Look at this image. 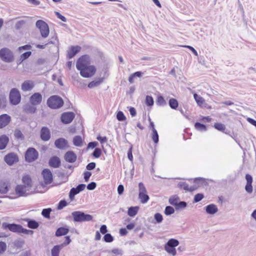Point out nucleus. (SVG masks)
Wrapping results in <instances>:
<instances>
[{
	"label": "nucleus",
	"instance_id": "680f3d73",
	"mask_svg": "<svg viewBox=\"0 0 256 256\" xmlns=\"http://www.w3.org/2000/svg\"><path fill=\"white\" fill-rule=\"evenodd\" d=\"M64 238H65L64 242L62 244H60V246H62V248L64 246L69 244L72 241L70 236H66L64 237Z\"/></svg>",
	"mask_w": 256,
	"mask_h": 256
},
{
	"label": "nucleus",
	"instance_id": "c9c22d12",
	"mask_svg": "<svg viewBox=\"0 0 256 256\" xmlns=\"http://www.w3.org/2000/svg\"><path fill=\"white\" fill-rule=\"evenodd\" d=\"M168 104L171 108L176 110L178 106V102L176 98H171L169 100Z\"/></svg>",
	"mask_w": 256,
	"mask_h": 256
},
{
	"label": "nucleus",
	"instance_id": "0e129e2a",
	"mask_svg": "<svg viewBox=\"0 0 256 256\" xmlns=\"http://www.w3.org/2000/svg\"><path fill=\"white\" fill-rule=\"evenodd\" d=\"M91 176H92V172H88V171L84 172V181L86 182H88Z\"/></svg>",
	"mask_w": 256,
	"mask_h": 256
},
{
	"label": "nucleus",
	"instance_id": "79ce46f5",
	"mask_svg": "<svg viewBox=\"0 0 256 256\" xmlns=\"http://www.w3.org/2000/svg\"><path fill=\"white\" fill-rule=\"evenodd\" d=\"M52 210L51 208H44L42 212V215L45 218H50Z\"/></svg>",
	"mask_w": 256,
	"mask_h": 256
},
{
	"label": "nucleus",
	"instance_id": "c03bdc74",
	"mask_svg": "<svg viewBox=\"0 0 256 256\" xmlns=\"http://www.w3.org/2000/svg\"><path fill=\"white\" fill-rule=\"evenodd\" d=\"M24 240L19 239L15 240L13 244L15 248H21L24 244Z\"/></svg>",
	"mask_w": 256,
	"mask_h": 256
},
{
	"label": "nucleus",
	"instance_id": "2f4dec72",
	"mask_svg": "<svg viewBox=\"0 0 256 256\" xmlns=\"http://www.w3.org/2000/svg\"><path fill=\"white\" fill-rule=\"evenodd\" d=\"M103 80L104 78H99L98 80L92 81L88 84V86L90 88L96 87L98 86L101 83H102Z\"/></svg>",
	"mask_w": 256,
	"mask_h": 256
},
{
	"label": "nucleus",
	"instance_id": "58836bf2",
	"mask_svg": "<svg viewBox=\"0 0 256 256\" xmlns=\"http://www.w3.org/2000/svg\"><path fill=\"white\" fill-rule=\"evenodd\" d=\"M152 138L154 144H156L159 142V136L156 129H154L152 132Z\"/></svg>",
	"mask_w": 256,
	"mask_h": 256
},
{
	"label": "nucleus",
	"instance_id": "3c124183",
	"mask_svg": "<svg viewBox=\"0 0 256 256\" xmlns=\"http://www.w3.org/2000/svg\"><path fill=\"white\" fill-rule=\"evenodd\" d=\"M102 154V150L100 148H96L92 154V156L94 158H99Z\"/></svg>",
	"mask_w": 256,
	"mask_h": 256
},
{
	"label": "nucleus",
	"instance_id": "72a5a7b5",
	"mask_svg": "<svg viewBox=\"0 0 256 256\" xmlns=\"http://www.w3.org/2000/svg\"><path fill=\"white\" fill-rule=\"evenodd\" d=\"M194 97L198 105L201 107L204 106V104H205V101L203 98L196 94H194Z\"/></svg>",
	"mask_w": 256,
	"mask_h": 256
},
{
	"label": "nucleus",
	"instance_id": "4468645a",
	"mask_svg": "<svg viewBox=\"0 0 256 256\" xmlns=\"http://www.w3.org/2000/svg\"><path fill=\"white\" fill-rule=\"evenodd\" d=\"M86 186L85 184H79L76 188H72L70 189L69 192V198L71 200L74 199L76 195L79 194L80 192L84 190Z\"/></svg>",
	"mask_w": 256,
	"mask_h": 256
},
{
	"label": "nucleus",
	"instance_id": "8fccbe9b",
	"mask_svg": "<svg viewBox=\"0 0 256 256\" xmlns=\"http://www.w3.org/2000/svg\"><path fill=\"white\" fill-rule=\"evenodd\" d=\"M114 237L110 234H106L103 237V240L106 242H111L114 241Z\"/></svg>",
	"mask_w": 256,
	"mask_h": 256
},
{
	"label": "nucleus",
	"instance_id": "b1692460",
	"mask_svg": "<svg viewBox=\"0 0 256 256\" xmlns=\"http://www.w3.org/2000/svg\"><path fill=\"white\" fill-rule=\"evenodd\" d=\"M34 87V82L30 80H25L21 86V88L24 92L30 91Z\"/></svg>",
	"mask_w": 256,
	"mask_h": 256
},
{
	"label": "nucleus",
	"instance_id": "2eb2a0df",
	"mask_svg": "<svg viewBox=\"0 0 256 256\" xmlns=\"http://www.w3.org/2000/svg\"><path fill=\"white\" fill-rule=\"evenodd\" d=\"M42 100V96L40 92H34L29 98V102L33 104L38 106L41 104Z\"/></svg>",
	"mask_w": 256,
	"mask_h": 256
},
{
	"label": "nucleus",
	"instance_id": "de8ad7c7",
	"mask_svg": "<svg viewBox=\"0 0 256 256\" xmlns=\"http://www.w3.org/2000/svg\"><path fill=\"white\" fill-rule=\"evenodd\" d=\"M154 219L156 223L160 224L162 222L163 216L161 214L156 212L154 214Z\"/></svg>",
	"mask_w": 256,
	"mask_h": 256
},
{
	"label": "nucleus",
	"instance_id": "cd10ccee",
	"mask_svg": "<svg viewBox=\"0 0 256 256\" xmlns=\"http://www.w3.org/2000/svg\"><path fill=\"white\" fill-rule=\"evenodd\" d=\"M9 142V138L5 134L0 136V150H4Z\"/></svg>",
	"mask_w": 256,
	"mask_h": 256
},
{
	"label": "nucleus",
	"instance_id": "f8f14e48",
	"mask_svg": "<svg viewBox=\"0 0 256 256\" xmlns=\"http://www.w3.org/2000/svg\"><path fill=\"white\" fill-rule=\"evenodd\" d=\"M75 114L74 112H68L62 113L60 116V120L64 124H70L74 119Z\"/></svg>",
	"mask_w": 256,
	"mask_h": 256
},
{
	"label": "nucleus",
	"instance_id": "bb28decb",
	"mask_svg": "<svg viewBox=\"0 0 256 256\" xmlns=\"http://www.w3.org/2000/svg\"><path fill=\"white\" fill-rule=\"evenodd\" d=\"M68 228L66 227H60L56 230L55 232V236L57 237L66 236L68 233Z\"/></svg>",
	"mask_w": 256,
	"mask_h": 256
},
{
	"label": "nucleus",
	"instance_id": "412c9836",
	"mask_svg": "<svg viewBox=\"0 0 256 256\" xmlns=\"http://www.w3.org/2000/svg\"><path fill=\"white\" fill-rule=\"evenodd\" d=\"M11 117L8 114H2L0 116V128L6 126L10 122Z\"/></svg>",
	"mask_w": 256,
	"mask_h": 256
},
{
	"label": "nucleus",
	"instance_id": "7ed1b4c3",
	"mask_svg": "<svg viewBox=\"0 0 256 256\" xmlns=\"http://www.w3.org/2000/svg\"><path fill=\"white\" fill-rule=\"evenodd\" d=\"M74 222H90L92 220L93 217L90 214L84 213L82 211H74L72 213Z\"/></svg>",
	"mask_w": 256,
	"mask_h": 256
},
{
	"label": "nucleus",
	"instance_id": "dca6fc26",
	"mask_svg": "<svg viewBox=\"0 0 256 256\" xmlns=\"http://www.w3.org/2000/svg\"><path fill=\"white\" fill-rule=\"evenodd\" d=\"M51 134L50 129L46 126H42L40 130V138L44 142H46L50 138Z\"/></svg>",
	"mask_w": 256,
	"mask_h": 256
},
{
	"label": "nucleus",
	"instance_id": "5701e85b",
	"mask_svg": "<svg viewBox=\"0 0 256 256\" xmlns=\"http://www.w3.org/2000/svg\"><path fill=\"white\" fill-rule=\"evenodd\" d=\"M23 220L27 222V226L31 229H36L40 226L39 222L33 219L26 218Z\"/></svg>",
	"mask_w": 256,
	"mask_h": 256
},
{
	"label": "nucleus",
	"instance_id": "ddd939ff",
	"mask_svg": "<svg viewBox=\"0 0 256 256\" xmlns=\"http://www.w3.org/2000/svg\"><path fill=\"white\" fill-rule=\"evenodd\" d=\"M44 182L46 185L50 184L53 181V176L52 172L48 168H44L42 172Z\"/></svg>",
	"mask_w": 256,
	"mask_h": 256
},
{
	"label": "nucleus",
	"instance_id": "9d476101",
	"mask_svg": "<svg viewBox=\"0 0 256 256\" xmlns=\"http://www.w3.org/2000/svg\"><path fill=\"white\" fill-rule=\"evenodd\" d=\"M139 194L138 198L142 204H146L150 199L144 185L142 182L138 184Z\"/></svg>",
	"mask_w": 256,
	"mask_h": 256
},
{
	"label": "nucleus",
	"instance_id": "a211bd4d",
	"mask_svg": "<svg viewBox=\"0 0 256 256\" xmlns=\"http://www.w3.org/2000/svg\"><path fill=\"white\" fill-rule=\"evenodd\" d=\"M64 158L66 162L73 163L76 161L77 156L73 151L69 150L64 154Z\"/></svg>",
	"mask_w": 256,
	"mask_h": 256
},
{
	"label": "nucleus",
	"instance_id": "f03ea898",
	"mask_svg": "<svg viewBox=\"0 0 256 256\" xmlns=\"http://www.w3.org/2000/svg\"><path fill=\"white\" fill-rule=\"evenodd\" d=\"M2 228L4 230H8L13 232L24 234L28 235H32L34 232L32 230H27L24 228L20 224L14 223L8 224L7 222H3L2 224Z\"/></svg>",
	"mask_w": 256,
	"mask_h": 256
},
{
	"label": "nucleus",
	"instance_id": "6ab92c4d",
	"mask_svg": "<svg viewBox=\"0 0 256 256\" xmlns=\"http://www.w3.org/2000/svg\"><path fill=\"white\" fill-rule=\"evenodd\" d=\"M61 164V161L57 156H52L49 159L48 164L50 166L53 168H58L60 166Z\"/></svg>",
	"mask_w": 256,
	"mask_h": 256
},
{
	"label": "nucleus",
	"instance_id": "603ef678",
	"mask_svg": "<svg viewBox=\"0 0 256 256\" xmlns=\"http://www.w3.org/2000/svg\"><path fill=\"white\" fill-rule=\"evenodd\" d=\"M116 118L120 122H123L126 120V117L122 112L118 111L116 114Z\"/></svg>",
	"mask_w": 256,
	"mask_h": 256
},
{
	"label": "nucleus",
	"instance_id": "864d4df0",
	"mask_svg": "<svg viewBox=\"0 0 256 256\" xmlns=\"http://www.w3.org/2000/svg\"><path fill=\"white\" fill-rule=\"evenodd\" d=\"M6 99L4 95H0V108H4L6 106Z\"/></svg>",
	"mask_w": 256,
	"mask_h": 256
},
{
	"label": "nucleus",
	"instance_id": "49530a36",
	"mask_svg": "<svg viewBox=\"0 0 256 256\" xmlns=\"http://www.w3.org/2000/svg\"><path fill=\"white\" fill-rule=\"evenodd\" d=\"M174 212V210L171 206H166L164 209V213L166 216H170Z\"/></svg>",
	"mask_w": 256,
	"mask_h": 256
},
{
	"label": "nucleus",
	"instance_id": "1a4fd4ad",
	"mask_svg": "<svg viewBox=\"0 0 256 256\" xmlns=\"http://www.w3.org/2000/svg\"><path fill=\"white\" fill-rule=\"evenodd\" d=\"M36 26L39 29L41 36L43 38L48 36L50 30L48 24L42 20H38L36 24Z\"/></svg>",
	"mask_w": 256,
	"mask_h": 256
},
{
	"label": "nucleus",
	"instance_id": "4c0bfd02",
	"mask_svg": "<svg viewBox=\"0 0 256 256\" xmlns=\"http://www.w3.org/2000/svg\"><path fill=\"white\" fill-rule=\"evenodd\" d=\"M156 104L160 106H164L166 104V101L162 96H158L156 100Z\"/></svg>",
	"mask_w": 256,
	"mask_h": 256
},
{
	"label": "nucleus",
	"instance_id": "c85d7f7f",
	"mask_svg": "<svg viewBox=\"0 0 256 256\" xmlns=\"http://www.w3.org/2000/svg\"><path fill=\"white\" fill-rule=\"evenodd\" d=\"M22 182L26 187L30 189L32 187V179L28 175L24 176L22 178Z\"/></svg>",
	"mask_w": 256,
	"mask_h": 256
},
{
	"label": "nucleus",
	"instance_id": "20e7f679",
	"mask_svg": "<svg viewBox=\"0 0 256 256\" xmlns=\"http://www.w3.org/2000/svg\"><path fill=\"white\" fill-rule=\"evenodd\" d=\"M62 98L58 96L54 95L50 96L47 100L48 106L52 109H58L64 105Z\"/></svg>",
	"mask_w": 256,
	"mask_h": 256
},
{
	"label": "nucleus",
	"instance_id": "c756f323",
	"mask_svg": "<svg viewBox=\"0 0 256 256\" xmlns=\"http://www.w3.org/2000/svg\"><path fill=\"white\" fill-rule=\"evenodd\" d=\"M10 188V184L7 182H4L0 184V193L2 194H6Z\"/></svg>",
	"mask_w": 256,
	"mask_h": 256
},
{
	"label": "nucleus",
	"instance_id": "0eeeda50",
	"mask_svg": "<svg viewBox=\"0 0 256 256\" xmlns=\"http://www.w3.org/2000/svg\"><path fill=\"white\" fill-rule=\"evenodd\" d=\"M0 58L6 62H11L14 60L12 52L8 48H2L0 50Z\"/></svg>",
	"mask_w": 256,
	"mask_h": 256
},
{
	"label": "nucleus",
	"instance_id": "13d9d810",
	"mask_svg": "<svg viewBox=\"0 0 256 256\" xmlns=\"http://www.w3.org/2000/svg\"><path fill=\"white\" fill-rule=\"evenodd\" d=\"M204 198V195L202 193H198L196 194L194 198V202H198L200 201Z\"/></svg>",
	"mask_w": 256,
	"mask_h": 256
},
{
	"label": "nucleus",
	"instance_id": "5fc2aeb1",
	"mask_svg": "<svg viewBox=\"0 0 256 256\" xmlns=\"http://www.w3.org/2000/svg\"><path fill=\"white\" fill-rule=\"evenodd\" d=\"M68 204L67 202L65 200H62L60 201L58 204L57 209L58 210H62Z\"/></svg>",
	"mask_w": 256,
	"mask_h": 256
},
{
	"label": "nucleus",
	"instance_id": "7c9ffc66",
	"mask_svg": "<svg viewBox=\"0 0 256 256\" xmlns=\"http://www.w3.org/2000/svg\"><path fill=\"white\" fill-rule=\"evenodd\" d=\"M138 210L139 207L138 206H130L128 209V214L130 217H134L138 214Z\"/></svg>",
	"mask_w": 256,
	"mask_h": 256
},
{
	"label": "nucleus",
	"instance_id": "f3484780",
	"mask_svg": "<svg viewBox=\"0 0 256 256\" xmlns=\"http://www.w3.org/2000/svg\"><path fill=\"white\" fill-rule=\"evenodd\" d=\"M54 145L56 148L64 150L66 148L68 147V142L64 138H58L55 140Z\"/></svg>",
	"mask_w": 256,
	"mask_h": 256
},
{
	"label": "nucleus",
	"instance_id": "6e6552de",
	"mask_svg": "<svg viewBox=\"0 0 256 256\" xmlns=\"http://www.w3.org/2000/svg\"><path fill=\"white\" fill-rule=\"evenodd\" d=\"M38 157V152L34 148H29L25 152V160L28 162L35 161Z\"/></svg>",
	"mask_w": 256,
	"mask_h": 256
},
{
	"label": "nucleus",
	"instance_id": "e433bc0d",
	"mask_svg": "<svg viewBox=\"0 0 256 256\" xmlns=\"http://www.w3.org/2000/svg\"><path fill=\"white\" fill-rule=\"evenodd\" d=\"M194 127L196 129L200 132H206L207 130L206 126L199 122H196L195 123Z\"/></svg>",
	"mask_w": 256,
	"mask_h": 256
},
{
	"label": "nucleus",
	"instance_id": "f704fd0d",
	"mask_svg": "<svg viewBox=\"0 0 256 256\" xmlns=\"http://www.w3.org/2000/svg\"><path fill=\"white\" fill-rule=\"evenodd\" d=\"M62 248V246L59 244L54 246L52 249V256H59V254Z\"/></svg>",
	"mask_w": 256,
	"mask_h": 256
},
{
	"label": "nucleus",
	"instance_id": "4d7b16f0",
	"mask_svg": "<svg viewBox=\"0 0 256 256\" xmlns=\"http://www.w3.org/2000/svg\"><path fill=\"white\" fill-rule=\"evenodd\" d=\"M26 21L25 20H20L17 22L15 24V28L17 30H20L26 24Z\"/></svg>",
	"mask_w": 256,
	"mask_h": 256
},
{
	"label": "nucleus",
	"instance_id": "69168bd1",
	"mask_svg": "<svg viewBox=\"0 0 256 256\" xmlns=\"http://www.w3.org/2000/svg\"><path fill=\"white\" fill-rule=\"evenodd\" d=\"M96 166V164L94 162H91L87 164L86 168L88 170H93Z\"/></svg>",
	"mask_w": 256,
	"mask_h": 256
},
{
	"label": "nucleus",
	"instance_id": "473e14b6",
	"mask_svg": "<svg viewBox=\"0 0 256 256\" xmlns=\"http://www.w3.org/2000/svg\"><path fill=\"white\" fill-rule=\"evenodd\" d=\"M73 144L74 146L80 147L82 145V140L80 136H76L73 138Z\"/></svg>",
	"mask_w": 256,
	"mask_h": 256
},
{
	"label": "nucleus",
	"instance_id": "a18cd8bd",
	"mask_svg": "<svg viewBox=\"0 0 256 256\" xmlns=\"http://www.w3.org/2000/svg\"><path fill=\"white\" fill-rule=\"evenodd\" d=\"M178 187L182 190H184L186 191L188 190L189 186L188 184L186 182H180L178 184Z\"/></svg>",
	"mask_w": 256,
	"mask_h": 256
},
{
	"label": "nucleus",
	"instance_id": "37998d69",
	"mask_svg": "<svg viewBox=\"0 0 256 256\" xmlns=\"http://www.w3.org/2000/svg\"><path fill=\"white\" fill-rule=\"evenodd\" d=\"M31 55H32V52H30V51H28L26 52L23 53L20 56V62H22L23 61H24V60L28 59Z\"/></svg>",
	"mask_w": 256,
	"mask_h": 256
},
{
	"label": "nucleus",
	"instance_id": "774afa93",
	"mask_svg": "<svg viewBox=\"0 0 256 256\" xmlns=\"http://www.w3.org/2000/svg\"><path fill=\"white\" fill-rule=\"evenodd\" d=\"M245 190L248 194H251L252 192V184H246L245 186Z\"/></svg>",
	"mask_w": 256,
	"mask_h": 256
},
{
	"label": "nucleus",
	"instance_id": "e2e57ef3",
	"mask_svg": "<svg viewBox=\"0 0 256 256\" xmlns=\"http://www.w3.org/2000/svg\"><path fill=\"white\" fill-rule=\"evenodd\" d=\"M96 184L94 182H92L87 185L86 188L88 190H92L96 188Z\"/></svg>",
	"mask_w": 256,
	"mask_h": 256
},
{
	"label": "nucleus",
	"instance_id": "338daca9",
	"mask_svg": "<svg viewBox=\"0 0 256 256\" xmlns=\"http://www.w3.org/2000/svg\"><path fill=\"white\" fill-rule=\"evenodd\" d=\"M96 139L102 144L106 142L108 140V138H106V136H98L96 138Z\"/></svg>",
	"mask_w": 256,
	"mask_h": 256
},
{
	"label": "nucleus",
	"instance_id": "f257e3e1",
	"mask_svg": "<svg viewBox=\"0 0 256 256\" xmlns=\"http://www.w3.org/2000/svg\"><path fill=\"white\" fill-rule=\"evenodd\" d=\"M90 57L88 54L83 55L78 59L76 68L80 71L82 77L89 78L95 74L96 68L93 65H90Z\"/></svg>",
	"mask_w": 256,
	"mask_h": 256
},
{
	"label": "nucleus",
	"instance_id": "423d86ee",
	"mask_svg": "<svg viewBox=\"0 0 256 256\" xmlns=\"http://www.w3.org/2000/svg\"><path fill=\"white\" fill-rule=\"evenodd\" d=\"M10 102L12 105L16 106L21 101V95L20 91L16 88L11 89L9 94Z\"/></svg>",
	"mask_w": 256,
	"mask_h": 256
},
{
	"label": "nucleus",
	"instance_id": "39448f33",
	"mask_svg": "<svg viewBox=\"0 0 256 256\" xmlns=\"http://www.w3.org/2000/svg\"><path fill=\"white\" fill-rule=\"evenodd\" d=\"M178 240L174 238L170 239L164 245V250L169 254L174 256L176 254V247L179 244Z\"/></svg>",
	"mask_w": 256,
	"mask_h": 256
},
{
	"label": "nucleus",
	"instance_id": "bf43d9fd",
	"mask_svg": "<svg viewBox=\"0 0 256 256\" xmlns=\"http://www.w3.org/2000/svg\"><path fill=\"white\" fill-rule=\"evenodd\" d=\"M187 206V203L184 201H180L178 202L177 205L176 206V210L185 208Z\"/></svg>",
	"mask_w": 256,
	"mask_h": 256
},
{
	"label": "nucleus",
	"instance_id": "9b49d317",
	"mask_svg": "<svg viewBox=\"0 0 256 256\" xmlns=\"http://www.w3.org/2000/svg\"><path fill=\"white\" fill-rule=\"evenodd\" d=\"M18 157L14 152H10L4 157V162L10 166H12L18 162Z\"/></svg>",
	"mask_w": 256,
	"mask_h": 256
},
{
	"label": "nucleus",
	"instance_id": "4be33fe9",
	"mask_svg": "<svg viewBox=\"0 0 256 256\" xmlns=\"http://www.w3.org/2000/svg\"><path fill=\"white\" fill-rule=\"evenodd\" d=\"M23 110L26 114H34L36 112V108L35 105H33L30 102L25 104L23 106Z\"/></svg>",
	"mask_w": 256,
	"mask_h": 256
},
{
	"label": "nucleus",
	"instance_id": "a19ab883",
	"mask_svg": "<svg viewBox=\"0 0 256 256\" xmlns=\"http://www.w3.org/2000/svg\"><path fill=\"white\" fill-rule=\"evenodd\" d=\"M214 127L218 130L222 132H224V130H226V126H224V124H222V123H214Z\"/></svg>",
	"mask_w": 256,
	"mask_h": 256
},
{
	"label": "nucleus",
	"instance_id": "052dcab7",
	"mask_svg": "<svg viewBox=\"0 0 256 256\" xmlns=\"http://www.w3.org/2000/svg\"><path fill=\"white\" fill-rule=\"evenodd\" d=\"M6 250V244L5 242H0V254H3Z\"/></svg>",
	"mask_w": 256,
	"mask_h": 256
},
{
	"label": "nucleus",
	"instance_id": "a878e982",
	"mask_svg": "<svg viewBox=\"0 0 256 256\" xmlns=\"http://www.w3.org/2000/svg\"><path fill=\"white\" fill-rule=\"evenodd\" d=\"M206 212L209 214H214L218 212L217 206L213 204L207 205L204 207Z\"/></svg>",
	"mask_w": 256,
	"mask_h": 256
},
{
	"label": "nucleus",
	"instance_id": "ea45409f",
	"mask_svg": "<svg viewBox=\"0 0 256 256\" xmlns=\"http://www.w3.org/2000/svg\"><path fill=\"white\" fill-rule=\"evenodd\" d=\"M178 200H179V198L177 196H171L169 198L168 202L170 204H172L176 207V206L177 205V204L178 202Z\"/></svg>",
	"mask_w": 256,
	"mask_h": 256
},
{
	"label": "nucleus",
	"instance_id": "393cba45",
	"mask_svg": "<svg viewBox=\"0 0 256 256\" xmlns=\"http://www.w3.org/2000/svg\"><path fill=\"white\" fill-rule=\"evenodd\" d=\"M30 189L26 187L25 186L22 184L17 185L15 188L16 194L18 196H24L27 190Z\"/></svg>",
	"mask_w": 256,
	"mask_h": 256
},
{
	"label": "nucleus",
	"instance_id": "6e6d98bb",
	"mask_svg": "<svg viewBox=\"0 0 256 256\" xmlns=\"http://www.w3.org/2000/svg\"><path fill=\"white\" fill-rule=\"evenodd\" d=\"M14 136L17 139L22 140L24 139V136L22 132L19 130H16L14 133Z\"/></svg>",
	"mask_w": 256,
	"mask_h": 256
},
{
	"label": "nucleus",
	"instance_id": "aec40b11",
	"mask_svg": "<svg viewBox=\"0 0 256 256\" xmlns=\"http://www.w3.org/2000/svg\"><path fill=\"white\" fill-rule=\"evenodd\" d=\"M81 47L78 46H72L68 51L67 58L68 59L73 58L81 50Z\"/></svg>",
	"mask_w": 256,
	"mask_h": 256
},
{
	"label": "nucleus",
	"instance_id": "09e8293b",
	"mask_svg": "<svg viewBox=\"0 0 256 256\" xmlns=\"http://www.w3.org/2000/svg\"><path fill=\"white\" fill-rule=\"evenodd\" d=\"M154 101L152 97L150 96H146V104L147 106H152L154 105Z\"/></svg>",
	"mask_w": 256,
	"mask_h": 256
}]
</instances>
